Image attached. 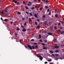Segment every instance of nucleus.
<instances>
[{"label":"nucleus","instance_id":"obj_62","mask_svg":"<svg viewBox=\"0 0 64 64\" xmlns=\"http://www.w3.org/2000/svg\"><path fill=\"white\" fill-rule=\"evenodd\" d=\"M57 10H56V9H55V12H56V11H57Z\"/></svg>","mask_w":64,"mask_h":64},{"label":"nucleus","instance_id":"obj_27","mask_svg":"<svg viewBox=\"0 0 64 64\" xmlns=\"http://www.w3.org/2000/svg\"><path fill=\"white\" fill-rule=\"evenodd\" d=\"M30 41H34V40L33 39H32L30 40Z\"/></svg>","mask_w":64,"mask_h":64},{"label":"nucleus","instance_id":"obj_2","mask_svg":"<svg viewBox=\"0 0 64 64\" xmlns=\"http://www.w3.org/2000/svg\"><path fill=\"white\" fill-rule=\"evenodd\" d=\"M27 47L29 48V49H30V50H32V46H31L30 45H28L27 46Z\"/></svg>","mask_w":64,"mask_h":64},{"label":"nucleus","instance_id":"obj_49","mask_svg":"<svg viewBox=\"0 0 64 64\" xmlns=\"http://www.w3.org/2000/svg\"><path fill=\"white\" fill-rule=\"evenodd\" d=\"M18 14H20V12H18Z\"/></svg>","mask_w":64,"mask_h":64},{"label":"nucleus","instance_id":"obj_10","mask_svg":"<svg viewBox=\"0 0 64 64\" xmlns=\"http://www.w3.org/2000/svg\"><path fill=\"white\" fill-rule=\"evenodd\" d=\"M38 38L39 39H41V35L39 34Z\"/></svg>","mask_w":64,"mask_h":64},{"label":"nucleus","instance_id":"obj_24","mask_svg":"<svg viewBox=\"0 0 64 64\" xmlns=\"http://www.w3.org/2000/svg\"><path fill=\"white\" fill-rule=\"evenodd\" d=\"M25 8H26V9H28V7L27 6H25Z\"/></svg>","mask_w":64,"mask_h":64},{"label":"nucleus","instance_id":"obj_57","mask_svg":"<svg viewBox=\"0 0 64 64\" xmlns=\"http://www.w3.org/2000/svg\"><path fill=\"white\" fill-rule=\"evenodd\" d=\"M60 25V23H58V26H59Z\"/></svg>","mask_w":64,"mask_h":64},{"label":"nucleus","instance_id":"obj_43","mask_svg":"<svg viewBox=\"0 0 64 64\" xmlns=\"http://www.w3.org/2000/svg\"><path fill=\"white\" fill-rule=\"evenodd\" d=\"M25 20V18H23L22 19V21H23V20Z\"/></svg>","mask_w":64,"mask_h":64},{"label":"nucleus","instance_id":"obj_8","mask_svg":"<svg viewBox=\"0 0 64 64\" xmlns=\"http://www.w3.org/2000/svg\"><path fill=\"white\" fill-rule=\"evenodd\" d=\"M16 0H12V1L15 3H17V1H16Z\"/></svg>","mask_w":64,"mask_h":64},{"label":"nucleus","instance_id":"obj_37","mask_svg":"<svg viewBox=\"0 0 64 64\" xmlns=\"http://www.w3.org/2000/svg\"><path fill=\"white\" fill-rule=\"evenodd\" d=\"M25 47L26 48V49H29V48H28V47H27V46H25Z\"/></svg>","mask_w":64,"mask_h":64},{"label":"nucleus","instance_id":"obj_58","mask_svg":"<svg viewBox=\"0 0 64 64\" xmlns=\"http://www.w3.org/2000/svg\"><path fill=\"white\" fill-rule=\"evenodd\" d=\"M39 20H40L39 19L37 20L38 21V22H39Z\"/></svg>","mask_w":64,"mask_h":64},{"label":"nucleus","instance_id":"obj_44","mask_svg":"<svg viewBox=\"0 0 64 64\" xmlns=\"http://www.w3.org/2000/svg\"><path fill=\"white\" fill-rule=\"evenodd\" d=\"M42 17H43V18H45V15L43 16Z\"/></svg>","mask_w":64,"mask_h":64},{"label":"nucleus","instance_id":"obj_45","mask_svg":"<svg viewBox=\"0 0 64 64\" xmlns=\"http://www.w3.org/2000/svg\"><path fill=\"white\" fill-rule=\"evenodd\" d=\"M2 14H4V12H3V11H2Z\"/></svg>","mask_w":64,"mask_h":64},{"label":"nucleus","instance_id":"obj_48","mask_svg":"<svg viewBox=\"0 0 64 64\" xmlns=\"http://www.w3.org/2000/svg\"><path fill=\"white\" fill-rule=\"evenodd\" d=\"M50 10V9H48L47 10V12H48L49 11V10Z\"/></svg>","mask_w":64,"mask_h":64},{"label":"nucleus","instance_id":"obj_21","mask_svg":"<svg viewBox=\"0 0 64 64\" xmlns=\"http://www.w3.org/2000/svg\"><path fill=\"white\" fill-rule=\"evenodd\" d=\"M18 34H17V33L15 32L14 33V35L15 36H17V35Z\"/></svg>","mask_w":64,"mask_h":64},{"label":"nucleus","instance_id":"obj_53","mask_svg":"<svg viewBox=\"0 0 64 64\" xmlns=\"http://www.w3.org/2000/svg\"><path fill=\"white\" fill-rule=\"evenodd\" d=\"M49 63L50 64H54L52 62H50V63Z\"/></svg>","mask_w":64,"mask_h":64},{"label":"nucleus","instance_id":"obj_50","mask_svg":"<svg viewBox=\"0 0 64 64\" xmlns=\"http://www.w3.org/2000/svg\"><path fill=\"white\" fill-rule=\"evenodd\" d=\"M56 39H54L53 40V41H56Z\"/></svg>","mask_w":64,"mask_h":64},{"label":"nucleus","instance_id":"obj_46","mask_svg":"<svg viewBox=\"0 0 64 64\" xmlns=\"http://www.w3.org/2000/svg\"><path fill=\"white\" fill-rule=\"evenodd\" d=\"M28 6H30V4H28Z\"/></svg>","mask_w":64,"mask_h":64},{"label":"nucleus","instance_id":"obj_9","mask_svg":"<svg viewBox=\"0 0 64 64\" xmlns=\"http://www.w3.org/2000/svg\"><path fill=\"white\" fill-rule=\"evenodd\" d=\"M43 49H44V50H47V48L46 47H44L43 48Z\"/></svg>","mask_w":64,"mask_h":64},{"label":"nucleus","instance_id":"obj_60","mask_svg":"<svg viewBox=\"0 0 64 64\" xmlns=\"http://www.w3.org/2000/svg\"><path fill=\"white\" fill-rule=\"evenodd\" d=\"M28 16H26V19H28Z\"/></svg>","mask_w":64,"mask_h":64},{"label":"nucleus","instance_id":"obj_33","mask_svg":"<svg viewBox=\"0 0 64 64\" xmlns=\"http://www.w3.org/2000/svg\"><path fill=\"white\" fill-rule=\"evenodd\" d=\"M26 25V22H25V23L24 24V26H25Z\"/></svg>","mask_w":64,"mask_h":64},{"label":"nucleus","instance_id":"obj_11","mask_svg":"<svg viewBox=\"0 0 64 64\" xmlns=\"http://www.w3.org/2000/svg\"><path fill=\"white\" fill-rule=\"evenodd\" d=\"M34 16L36 17V18H37V15L36 14H35L34 15Z\"/></svg>","mask_w":64,"mask_h":64},{"label":"nucleus","instance_id":"obj_25","mask_svg":"<svg viewBox=\"0 0 64 64\" xmlns=\"http://www.w3.org/2000/svg\"><path fill=\"white\" fill-rule=\"evenodd\" d=\"M44 42H46V43H47V40H44Z\"/></svg>","mask_w":64,"mask_h":64},{"label":"nucleus","instance_id":"obj_54","mask_svg":"<svg viewBox=\"0 0 64 64\" xmlns=\"http://www.w3.org/2000/svg\"><path fill=\"white\" fill-rule=\"evenodd\" d=\"M11 24H13V22H10Z\"/></svg>","mask_w":64,"mask_h":64},{"label":"nucleus","instance_id":"obj_20","mask_svg":"<svg viewBox=\"0 0 64 64\" xmlns=\"http://www.w3.org/2000/svg\"><path fill=\"white\" fill-rule=\"evenodd\" d=\"M52 60L51 59L48 60V62H51Z\"/></svg>","mask_w":64,"mask_h":64},{"label":"nucleus","instance_id":"obj_29","mask_svg":"<svg viewBox=\"0 0 64 64\" xmlns=\"http://www.w3.org/2000/svg\"><path fill=\"white\" fill-rule=\"evenodd\" d=\"M39 41H40V42H42V40H40Z\"/></svg>","mask_w":64,"mask_h":64},{"label":"nucleus","instance_id":"obj_51","mask_svg":"<svg viewBox=\"0 0 64 64\" xmlns=\"http://www.w3.org/2000/svg\"><path fill=\"white\" fill-rule=\"evenodd\" d=\"M48 63V62H44V63L45 64H47V63Z\"/></svg>","mask_w":64,"mask_h":64},{"label":"nucleus","instance_id":"obj_22","mask_svg":"<svg viewBox=\"0 0 64 64\" xmlns=\"http://www.w3.org/2000/svg\"><path fill=\"white\" fill-rule=\"evenodd\" d=\"M61 23L62 24V25H64V22H61Z\"/></svg>","mask_w":64,"mask_h":64},{"label":"nucleus","instance_id":"obj_6","mask_svg":"<svg viewBox=\"0 0 64 64\" xmlns=\"http://www.w3.org/2000/svg\"><path fill=\"white\" fill-rule=\"evenodd\" d=\"M22 31L23 32H26V29L24 28V29H22Z\"/></svg>","mask_w":64,"mask_h":64},{"label":"nucleus","instance_id":"obj_7","mask_svg":"<svg viewBox=\"0 0 64 64\" xmlns=\"http://www.w3.org/2000/svg\"><path fill=\"white\" fill-rule=\"evenodd\" d=\"M59 48V46H56L54 47V48L57 49V48Z\"/></svg>","mask_w":64,"mask_h":64},{"label":"nucleus","instance_id":"obj_1","mask_svg":"<svg viewBox=\"0 0 64 64\" xmlns=\"http://www.w3.org/2000/svg\"><path fill=\"white\" fill-rule=\"evenodd\" d=\"M37 56L38 57H39V59H40V60L41 61H42V60L43 58L42 57V56H39L38 54L37 55Z\"/></svg>","mask_w":64,"mask_h":64},{"label":"nucleus","instance_id":"obj_59","mask_svg":"<svg viewBox=\"0 0 64 64\" xmlns=\"http://www.w3.org/2000/svg\"><path fill=\"white\" fill-rule=\"evenodd\" d=\"M38 1L39 2H40V1H41V0H38Z\"/></svg>","mask_w":64,"mask_h":64},{"label":"nucleus","instance_id":"obj_39","mask_svg":"<svg viewBox=\"0 0 64 64\" xmlns=\"http://www.w3.org/2000/svg\"><path fill=\"white\" fill-rule=\"evenodd\" d=\"M42 45H44V46H45V44H44V43H42Z\"/></svg>","mask_w":64,"mask_h":64},{"label":"nucleus","instance_id":"obj_30","mask_svg":"<svg viewBox=\"0 0 64 64\" xmlns=\"http://www.w3.org/2000/svg\"><path fill=\"white\" fill-rule=\"evenodd\" d=\"M48 0H46L45 2L46 3H48V2L47 1Z\"/></svg>","mask_w":64,"mask_h":64},{"label":"nucleus","instance_id":"obj_35","mask_svg":"<svg viewBox=\"0 0 64 64\" xmlns=\"http://www.w3.org/2000/svg\"><path fill=\"white\" fill-rule=\"evenodd\" d=\"M37 43H34V45H37Z\"/></svg>","mask_w":64,"mask_h":64},{"label":"nucleus","instance_id":"obj_17","mask_svg":"<svg viewBox=\"0 0 64 64\" xmlns=\"http://www.w3.org/2000/svg\"><path fill=\"white\" fill-rule=\"evenodd\" d=\"M30 14L31 16H32V14L31 12L30 13Z\"/></svg>","mask_w":64,"mask_h":64},{"label":"nucleus","instance_id":"obj_4","mask_svg":"<svg viewBox=\"0 0 64 64\" xmlns=\"http://www.w3.org/2000/svg\"><path fill=\"white\" fill-rule=\"evenodd\" d=\"M60 32H61L60 33L61 34H63L64 33V31H62V32L60 30Z\"/></svg>","mask_w":64,"mask_h":64},{"label":"nucleus","instance_id":"obj_14","mask_svg":"<svg viewBox=\"0 0 64 64\" xmlns=\"http://www.w3.org/2000/svg\"><path fill=\"white\" fill-rule=\"evenodd\" d=\"M4 21L5 22H7V21H8V20L7 19H4Z\"/></svg>","mask_w":64,"mask_h":64},{"label":"nucleus","instance_id":"obj_26","mask_svg":"<svg viewBox=\"0 0 64 64\" xmlns=\"http://www.w3.org/2000/svg\"><path fill=\"white\" fill-rule=\"evenodd\" d=\"M35 24L36 25H37L38 24V23H37V22H35Z\"/></svg>","mask_w":64,"mask_h":64},{"label":"nucleus","instance_id":"obj_32","mask_svg":"<svg viewBox=\"0 0 64 64\" xmlns=\"http://www.w3.org/2000/svg\"><path fill=\"white\" fill-rule=\"evenodd\" d=\"M50 52L51 53H53V52L52 50H50Z\"/></svg>","mask_w":64,"mask_h":64},{"label":"nucleus","instance_id":"obj_31","mask_svg":"<svg viewBox=\"0 0 64 64\" xmlns=\"http://www.w3.org/2000/svg\"><path fill=\"white\" fill-rule=\"evenodd\" d=\"M55 56H58V54H55Z\"/></svg>","mask_w":64,"mask_h":64},{"label":"nucleus","instance_id":"obj_64","mask_svg":"<svg viewBox=\"0 0 64 64\" xmlns=\"http://www.w3.org/2000/svg\"><path fill=\"white\" fill-rule=\"evenodd\" d=\"M60 59H62V57L60 58Z\"/></svg>","mask_w":64,"mask_h":64},{"label":"nucleus","instance_id":"obj_41","mask_svg":"<svg viewBox=\"0 0 64 64\" xmlns=\"http://www.w3.org/2000/svg\"><path fill=\"white\" fill-rule=\"evenodd\" d=\"M16 30H17V31H19L20 30V29H19V28H17Z\"/></svg>","mask_w":64,"mask_h":64},{"label":"nucleus","instance_id":"obj_5","mask_svg":"<svg viewBox=\"0 0 64 64\" xmlns=\"http://www.w3.org/2000/svg\"><path fill=\"white\" fill-rule=\"evenodd\" d=\"M48 34L49 35H52V34H53L51 32H48Z\"/></svg>","mask_w":64,"mask_h":64},{"label":"nucleus","instance_id":"obj_63","mask_svg":"<svg viewBox=\"0 0 64 64\" xmlns=\"http://www.w3.org/2000/svg\"><path fill=\"white\" fill-rule=\"evenodd\" d=\"M44 33H47V31H44Z\"/></svg>","mask_w":64,"mask_h":64},{"label":"nucleus","instance_id":"obj_52","mask_svg":"<svg viewBox=\"0 0 64 64\" xmlns=\"http://www.w3.org/2000/svg\"><path fill=\"white\" fill-rule=\"evenodd\" d=\"M42 8H40V10H42Z\"/></svg>","mask_w":64,"mask_h":64},{"label":"nucleus","instance_id":"obj_38","mask_svg":"<svg viewBox=\"0 0 64 64\" xmlns=\"http://www.w3.org/2000/svg\"><path fill=\"white\" fill-rule=\"evenodd\" d=\"M20 3H19V2H18L17 3V5H19V4Z\"/></svg>","mask_w":64,"mask_h":64},{"label":"nucleus","instance_id":"obj_47","mask_svg":"<svg viewBox=\"0 0 64 64\" xmlns=\"http://www.w3.org/2000/svg\"><path fill=\"white\" fill-rule=\"evenodd\" d=\"M51 12H49V13L48 14L49 15H50V14H51Z\"/></svg>","mask_w":64,"mask_h":64},{"label":"nucleus","instance_id":"obj_34","mask_svg":"<svg viewBox=\"0 0 64 64\" xmlns=\"http://www.w3.org/2000/svg\"><path fill=\"white\" fill-rule=\"evenodd\" d=\"M54 59H55V60H58V59L57 58H55Z\"/></svg>","mask_w":64,"mask_h":64},{"label":"nucleus","instance_id":"obj_40","mask_svg":"<svg viewBox=\"0 0 64 64\" xmlns=\"http://www.w3.org/2000/svg\"><path fill=\"white\" fill-rule=\"evenodd\" d=\"M30 4H31L32 3L30 2H28Z\"/></svg>","mask_w":64,"mask_h":64},{"label":"nucleus","instance_id":"obj_3","mask_svg":"<svg viewBox=\"0 0 64 64\" xmlns=\"http://www.w3.org/2000/svg\"><path fill=\"white\" fill-rule=\"evenodd\" d=\"M44 24H45V25H46L47 26H48V24L47 23V22L46 21H44Z\"/></svg>","mask_w":64,"mask_h":64},{"label":"nucleus","instance_id":"obj_13","mask_svg":"<svg viewBox=\"0 0 64 64\" xmlns=\"http://www.w3.org/2000/svg\"><path fill=\"white\" fill-rule=\"evenodd\" d=\"M32 10H34L35 9V8L34 7H32V8H31Z\"/></svg>","mask_w":64,"mask_h":64},{"label":"nucleus","instance_id":"obj_56","mask_svg":"<svg viewBox=\"0 0 64 64\" xmlns=\"http://www.w3.org/2000/svg\"><path fill=\"white\" fill-rule=\"evenodd\" d=\"M5 12H6V13H8V11H7L6 10H5Z\"/></svg>","mask_w":64,"mask_h":64},{"label":"nucleus","instance_id":"obj_61","mask_svg":"<svg viewBox=\"0 0 64 64\" xmlns=\"http://www.w3.org/2000/svg\"><path fill=\"white\" fill-rule=\"evenodd\" d=\"M24 4H25V2H23Z\"/></svg>","mask_w":64,"mask_h":64},{"label":"nucleus","instance_id":"obj_55","mask_svg":"<svg viewBox=\"0 0 64 64\" xmlns=\"http://www.w3.org/2000/svg\"><path fill=\"white\" fill-rule=\"evenodd\" d=\"M26 14H28V12H26Z\"/></svg>","mask_w":64,"mask_h":64},{"label":"nucleus","instance_id":"obj_15","mask_svg":"<svg viewBox=\"0 0 64 64\" xmlns=\"http://www.w3.org/2000/svg\"><path fill=\"white\" fill-rule=\"evenodd\" d=\"M59 51V50H56L55 51V52H56V53H57Z\"/></svg>","mask_w":64,"mask_h":64},{"label":"nucleus","instance_id":"obj_16","mask_svg":"<svg viewBox=\"0 0 64 64\" xmlns=\"http://www.w3.org/2000/svg\"><path fill=\"white\" fill-rule=\"evenodd\" d=\"M57 27L56 26L54 27V30H57Z\"/></svg>","mask_w":64,"mask_h":64},{"label":"nucleus","instance_id":"obj_36","mask_svg":"<svg viewBox=\"0 0 64 64\" xmlns=\"http://www.w3.org/2000/svg\"><path fill=\"white\" fill-rule=\"evenodd\" d=\"M45 8H46V9H47V8H48V6H46L45 7Z\"/></svg>","mask_w":64,"mask_h":64},{"label":"nucleus","instance_id":"obj_42","mask_svg":"<svg viewBox=\"0 0 64 64\" xmlns=\"http://www.w3.org/2000/svg\"><path fill=\"white\" fill-rule=\"evenodd\" d=\"M32 48H33V49H35V48H34V46H32Z\"/></svg>","mask_w":64,"mask_h":64},{"label":"nucleus","instance_id":"obj_23","mask_svg":"<svg viewBox=\"0 0 64 64\" xmlns=\"http://www.w3.org/2000/svg\"><path fill=\"white\" fill-rule=\"evenodd\" d=\"M55 16L56 18H57L58 17V15L57 14H56L55 15Z\"/></svg>","mask_w":64,"mask_h":64},{"label":"nucleus","instance_id":"obj_19","mask_svg":"<svg viewBox=\"0 0 64 64\" xmlns=\"http://www.w3.org/2000/svg\"><path fill=\"white\" fill-rule=\"evenodd\" d=\"M35 47L37 49V48H38V46L37 45H36L35 46Z\"/></svg>","mask_w":64,"mask_h":64},{"label":"nucleus","instance_id":"obj_12","mask_svg":"<svg viewBox=\"0 0 64 64\" xmlns=\"http://www.w3.org/2000/svg\"><path fill=\"white\" fill-rule=\"evenodd\" d=\"M28 19H29V21L30 22H32V20H31V18H29Z\"/></svg>","mask_w":64,"mask_h":64},{"label":"nucleus","instance_id":"obj_28","mask_svg":"<svg viewBox=\"0 0 64 64\" xmlns=\"http://www.w3.org/2000/svg\"><path fill=\"white\" fill-rule=\"evenodd\" d=\"M52 56H53L54 57L55 56V55L54 54H52V56H51V57H52Z\"/></svg>","mask_w":64,"mask_h":64},{"label":"nucleus","instance_id":"obj_18","mask_svg":"<svg viewBox=\"0 0 64 64\" xmlns=\"http://www.w3.org/2000/svg\"><path fill=\"white\" fill-rule=\"evenodd\" d=\"M40 26H37V28L38 29H39L40 28Z\"/></svg>","mask_w":64,"mask_h":64}]
</instances>
